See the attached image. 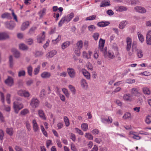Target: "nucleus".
Instances as JSON below:
<instances>
[{
    "instance_id": "nucleus-47",
    "label": "nucleus",
    "mask_w": 151,
    "mask_h": 151,
    "mask_svg": "<svg viewBox=\"0 0 151 151\" xmlns=\"http://www.w3.org/2000/svg\"><path fill=\"white\" fill-rule=\"evenodd\" d=\"M96 17V15H94L90 16L89 17H86V21H88L92 20H94L95 19Z\"/></svg>"
},
{
    "instance_id": "nucleus-3",
    "label": "nucleus",
    "mask_w": 151,
    "mask_h": 151,
    "mask_svg": "<svg viewBox=\"0 0 151 151\" xmlns=\"http://www.w3.org/2000/svg\"><path fill=\"white\" fill-rule=\"evenodd\" d=\"M40 101L36 98L33 97L30 102V105L33 109H35L38 107Z\"/></svg>"
},
{
    "instance_id": "nucleus-51",
    "label": "nucleus",
    "mask_w": 151,
    "mask_h": 151,
    "mask_svg": "<svg viewBox=\"0 0 151 151\" xmlns=\"http://www.w3.org/2000/svg\"><path fill=\"white\" fill-rule=\"evenodd\" d=\"M146 122L149 124L151 122V116L150 115L147 116L146 119Z\"/></svg>"
},
{
    "instance_id": "nucleus-54",
    "label": "nucleus",
    "mask_w": 151,
    "mask_h": 151,
    "mask_svg": "<svg viewBox=\"0 0 151 151\" xmlns=\"http://www.w3.org/2000/svg\"><path fill=\"white\" fill-rule=\"evenodd\" d=\"M0 96L1 102L4 103V94L1 92L0 91Z\"/></svg>"
},
{
    "instance_id": "nucleus-12",
    "label": "nucleus",
    "mask_w": 151,
    "mask_h": 151,
    "mask_svg": "<svg viewBox=\"0 0 151 151\" xmlns=\"http://www.w3.org/2000/svg\"><path fill=\"white\" fill-rule=\"evenodd\" d=\"M41 77L42 78L47 79L50 78L51 76V73L49 72L44 71L41 74Z\"/></svg>"
},
{
    "instance_id": "nucleus-2",
    "label": "nucleus",
    "mask_w": 151,
    "mask_h": 151,
    "mask_svg": "<svg viewBox=\"0 0 151 151\" xmlns=\"http://www.w3.org/2000/svg\"><path fill=\"white\" fill-rule=\"evenodd\" d=\"M13 107L15 112L17 113L23 108L24 106L22 103L18 101H15L13 103Z\"/></svg>"
},
{
    "instance_id": "nucleus-4",
    "label": "nucleus",
    "mask_w": 151,
    "mask_h": 151,
    "mask_svg": "<svg viewBox=\"0 0 151 151\" xmlns=\"http://www.w3.org/2000/svg\"><path fill=\"white\" fill-rule=\"evenodd\" d=\"M17 94L19 96L25 98L29 97L30 96L29 93L24 90H21L17 92Z\"/></svg>"
},
{
    "instance_id": "nucleus-61",
    "label": "nucleus",
    "mask_w": 151,
    "mask_h": 151,
    "mask_svg": "<svg viewBox=\"0 0 151 151\" xmlns=\"http://www.w3.org/2000/svg\"><path fill=\"white\" fill-rule=\"evenodd\" d=\"M10 96H11V95L9 93L7 94L6 95V100L7 103L8 104H9L10 103Z\"/></svg>"
},
{
    "instance_id": "nucleus-8",
    "label": "nucleus",
    "mask_w": 151,
    "mask_h": 151,
    "mask_svg": "<svg viewBox=\"0 0 151 151\" xmlns=\"http://www.w3.org/2000/svg\"><path fill=\"white\" fill-rule=\"evenodd\" d=\"M126 42L127 43L126 49L128 51L130 50L132 45V40L128 37L126 39Z\"/></svg>"
},
{
    "instance_id": "nucleus-22",
    "label": "nucleus",
    "mask_w": 151,
    "mask_h": 151,
    "mask_svg": "<svg viewBox=\"0 0 151 151\" xmlns=\"http://www.w3.org/2000/svg\"><path fill=\"white\" fill-rule=\"evenodd\" d=\"M32 124H33V130L35 132L39 131V127L35 120H33L32 121Z\"/></svg>"
},
{
    "instance_id": "nucleus-48",
    "label": "nucleus",
    "mask_w": 151,
    "mask_h": 151,
    "mask_svg": "<svg viewBox=\"0 0 151 151\" xmlns=\"http://www.w3.org/2000/svg\"><path fill=\"white\" fill-rule=\"evenodd\" d=\"M95 27L93 25H90L88 27V30L90 31L93 32L96 29Z\"/></svg>"
},
{
    "instance_id": "nucleus-37",
    "label": "nucleus",
    "mask_w": 151,
    "mask_h": 151,
    "mask_svg": "<svg viewBox=\"0 0 151 151\" xmlns=\"http://www.w3.org/2000/svg\"><path fill=\"white\" fill-rule=\"evenodd\" d=\"M45 96V92L44 89L42 90L40 92V97L41 99H44Z\"/></svg>"
},
{
    "instance_id": "nucleus-17",
    "label": "nucleus",
    "mask_w": 151,
    "mask_h": 151,
    "mask_svg": "<svg viewBox=\"0 0 151 151\" xmlns=\"http://www.w3.org/2000/svg\"><path fill=\"white\" fill-rule=\"evenodd\" d=\"M146 42L148 45H151V30H149L146 35Z\"/></svg>"
},
{
    "instance_id": "nucleus-55",
    "label": "nucleus",
    "mask_w": 151,
    "mask_h": 151,
    "mask_svg": "<svg viewBox=\"0 0 151 151\" xmlns=\"http://www.w3.org/2000/svg\"><path fill=\"white\" fill-rule=\"evenodd\" d=\"M43 53L41 51H36L35 53V56L37 57H39L42 55Z\"/></svg>"
},
{
    "instance_id": "nucleus-16",
    "label": "nucleus",
    "mask_w": 151,
    "mask_h": 151,
    "mask_svg": "<svg viewBox=\"0 0 151 151\" xmlns=\"http://www.w3.org/2000/svg\"><path fill=\"white\" fill-rule=\"evenodd\" d=\"M81 71L83 76L87 79H90V75L89 73L85 69L83 68L81 70Z\"/></svg>"
},
{
    "instance_id": "nucleus-33",
    "label": "nucleus",
    "mask_w": 151,
    "mask_h": 151,
    "mask_svg": "<svg viewBox=\"0 0 151 151\" xmlns=\"http://www.w3.org/2000/svg\"><path fill=\"white\" fill-rule=\"evenodd\" d=\"M27 73L28 75L30 76L32 75V68L31 65L29 66L27 68Z\"/></svg>"
},
{
    "instance_id": "nucleus-36",
    "label": "nucleus",
    "mask_w": 151,
    "mask_h": 151,
    "mask_svg": "<svg viewBox=\"0 0 151 151\" xmlns=\"http://www.w3.org/2000/svg\"><path fill=\"white\" fill-rule=\"evenodd\" d=\"M142 90L144 93L145 94L149 95L150 93V91L147 88H143Z\"/></svg>"
},
{
    "instance_id": "nucleus-39",
    "label": "nucleus",
    "mask_w": 151,
    "mask_h": 151,
    "mask_svg": "<svg viewBox=\"0 0 151 151\" xmlns=\"http://www.w3.org/2000/svg\"><path fill=\"white\" fill-rule=\"evenodd\" d=\"M99 56V50H96L94 52V58L97 59L98 58Z\"/></svg>"
},
{
    "instance_id": "nucleus-42",
    "label": "nucleus",
    "mask_w": 151,
    "mask_h": 151,
    "mask_svg": "<svg viewBox=\"0 0 151 151\" xmlns=\"http://www.w3.org/2000/svg\"><path fill=\"white\" fill-rule=\"evenodd\" d=\"M61 39V36L59 35L56 39L53 40L52 41V42L53 44H56V43L58 42Z\"/></svg>"
},
{
    "instance_id": "nucleus-26",
    "label": "nucleus",
    "mask_w": 151,
    "mask_h": 151,
    "mask_svg": "<svg viewBox=\"0 0 151 151\" xmlns=\"http://www.w3.org/2000/svg\"><path fill=\"white\" fill-rule=\"evenodd\" d=\"M83 46V42L82 40L78 41L76 44V46L75 47L78 49H81Z\"/></svg>"
},
{
    "instance_id": "nucleus-32",
    "label": "nucleus",
    "mask_w": 151,
    "mask_h": 151,
    "mask_svg": "<svg viewBox=\"0 0 151 151\" xmlns=\"http://www.w3.org/2000/svg\"><path fill=\"white\" fill-rule=\"evenodd\" d=\"M137 35L139 40L141 42H143L144 40L143 35L140 32L137 33Z\"/></svg>"
},
{
    "instance_id": "nucleus-45",
    "label": "nucleus",
    "mask_w": 151,
    "mask_h": 151,
    "mask_svg": "<svg viewBox=\"0 0 151 151\" xmlns=\"http://www.w3.org/2000/svg\"><path fill=\"white\" fill-rule=\"evenodd\" d=\"M65 22H66V20L65 19V17H63L62 18V19H61V20L58 23L59 26L60 27Z\"/></svg>"
},
{
    "instance_id": "nucleus-53",
    "label": "nucleus",
    "mask_w": 151,
    "mask_h": 151,
    "mask_svg": "<svg viewBox=\"0 0 151 151\" xmlns=\"http://www.w3.org/2000/svg\"><path fill=\"white\" fill-rule=\"evenodd\" d=\"M14 55L15 57L16 58H18L20 56L19 52L15 49L14 50Z\"/></svg>"
},
{
    "instance_id": "nucleus-6",
    "label": "nucleus",
    "mask_w": 151,
    "mask_h": 151,
    "mask_svg": "<svg viewBox=\"0 0 151 151\" xmlns=\"http://www.w3.org/2000/svg\"><path fill=\"white\" fill-rule=\"evenodd\" d=\"M131 95L132 96H139L140 93L139 91L138 88L134 87L130 90Z\"/></svg>"
},
{
    "instance_id": "nucleus-9",
    "label": "nucleus",
    "mask_w": 151,
    "mask_h": 151,
    "mask_svg": "<svg viewBox=\"0 0 151 151\" xmlns=\"http://www.w3.org/2000/svg\"><path fill=\"white\" fill-rule=\"evenodd\" d=\"M67 71L70 77L72 78H74L76 76V72L75 70L73 68H69Z\"/></svg>"
},
{
    "instance_id": "nucleus-38",
    "label": "nucleus",
    "mask_w": 151,
    "mask_h": 151,
    "mask_svg": "<svg viewBox=\"0 0 151 151\" xmlns=\"http://www.w3.org/2000/svg\"><path fill=\"white\" fill-rule=\"evenodd\" d=\"M40 68V65H38L37 67L35 68L34 70V74L35 75H37L39 73Z\"/></svg>"
},
{
    "instance_id": "nucleus-31",
    "label": "nucleus",
    "mask_w": 151,
    "mask_h": 151,
    "mask_svg": "<svg viewBox=\"0 0 151 151\" xmlns=\"http://www.w3.org/2000/svg\"><path fill=\"white\" fill-rule=\"evenodd\" d=\"M19 48L23 50H27L28 49L27 46L24 44H21L19 45Z\"/></svg>"
},
{
    "instance_id": "nucleus-56",
    "label": "nucleus",
    "mask_w": 151,
    "mask_h": 151,
    "mask_svg": "<svg viewBox=\"0 0 151 151\" xmlns=\"http://www.w3.org/2000/svg\"><path fill=\"white\" fill-rule=\"evenodd\" d=\"M99 34L98 33H95L93 34V37L95 40H98L99 37Z\"/></svg>"
},
{
    "instance_id": "nucleus-50",
    "label": "nucleus",
    "mask_w": 151,
    "mask_h": 151,
    "mask_svg": "<svg viewBox=\"0 0 151 151\" xmlns=\"http://www.w3.org/2000/svg\"><path fill=\"white\" fill-rule=\"evenodd\" d=\"M64 119L66 126L67 127L70 124L68 119L67 117L64 116Z\"/></svg>"
},
{
    "instance_id": "nucleus-35",
    "label": "nucleus",
    "mask_w": 151,
    "mask_h": 151,
    "mask_svg": "<svg viewBox=\"0 0 151 151\" xmlns=\"http://www.w3.org/2000/svg\"><path fill=\"white\" fill-rule=\"evenodd\" d=\"M68 88L73 94H76V90L74 87L72 85H69Z\"/></svg>"
},
{
    "instance_id": "nucleus-10",
    "label": "nucleus",
    "mask_w": 151,
    "mask_h": 151,
    "mask_svg": "<svg viewBox=\"0 0 151 151\" xmlns=\"http://www.w3.org/2000/svg\"><path fill=\"white\" fill-rule=\"evenodd\" d=\"M5 25L6 28L10 29H13L15 26V23L12 21L5 22Z\"/></svg>"
},
{
    "instance_id": "nucleus-46",
    "label": "nucleus",
    "mask_w": 151,
    "mask_h": 151,
    "mask_svg": "<svg viewBox=\"0 0 151 151\" xmlns=\"http://www.w3.org/2000/svg\"><path fill=\"white\" fill-rule=\"evenodd\" d=\"M81 49L75 47L74 52L76 55L78 56H80L81 54L80 50Z\"/></svg>"
},
{
    "instance_id": "nucleus-27",
    "label": "nucleus",
    "mask_w": 151,
    "mask_h": 151,
    "mask_svg": "<svg viewBox=\"0 0 151 151\" xmlns=\"http://www.w3.org/2000/svg\"><path fill=\"white\" fill-rule=\"evenodd\" d=\"M110 5L109 1H102L100 5V7H103L104 6H107Z\"/></svg>"
},
{
    "instance_id": "nucleus-18",
    "label": "nucleus",
    "mask_w": 151,
    "mask_h": 151,
    "mask_svg": "<svg viewBox=\"0 0 151 151\" xmlns=\"http://www.w3.org/2000/svg\"><path fill=\"white\" fill-rule=\"evenodd\" d=\"M57 53V51L55 50H53L46 55V56L47 58H51L53 57Z\"/></svg>"
},
{
    "instance_id": "nucleus-40",
    "label": "nucleus",
    "mask_w": 151,
    "mask_h": 151,
    "mask_svg": "<svg viewBox=\"0 0 151 151\" xmlns=\"http://www.w3.org/2000/svg\"><path fill=\"white\" fill-rule=\"evenodd\" d=\"M46 9L45 8L43 9L40 11L39 13V16L40 17H42L45 14Z\"/></svg>"
},
{
    "instance_id": "nucleus-20",
    "label": "nucleus",
    "mask_w": 151,
    "mask_h": 151,
    "mask_svg": "<svg viewBox=\"0 0 151 151\" xmlns=\"http://www.w3.org/2000/svg\"><path fill=\"white\" fill-rule=\"evenodd\" d=\"M29 24L28 21H26L23 22L21 27V29L22 31H24L27 29L29 26Z\"/></svg>"
},
{
    "instance_id": "nucleus-7",
    "label": "nucleus",
    "mask_w": 151,
    "mask_h": 151,
    "mask_svg": "<svg viewBox=\"0 0 151 151\" xmlns=\"http://www.w3.org/2000/svg\"><path fill=\"white\" fill-rule=\"evenodd\" d=\"M5 84L11 87L14 84V80L11 77L8 76L7 78L5 80Z\"/></svg>"
},
{
    "instance_id": "nucleus-11",
    "label": "nucleus",
    "mask_w": 151,
    "mask_h": 151,
    "mask_svg": "<svg viewBox=\"0 0 151 151\" xmlns=\"http://www.w3.org/2000/svg\"><path fill=\"white\" fill-rule=\"evenodd\" d=\"M134 9L136 12L141 13H145L146 12L145 9L141 6H136L134 8Z\"/></svg>"
},
{
    "instance_id": "nucleus-28",
    "label": "nucleus",
    "mask_w": 151,
    "mask_h": 151,
    "mask_svg": "<svg viewBox=\"0 0 151 151\" xmlns=\"http://www.w3.org/2000/svg\"><path fill=\"white\" fill-rule=\"evenodd\" d=\"M70 44V41H66L63 43L61 45V48L63 50H64L69 46Z\"/></svg>"
},
{
    "instance_id": "nucleus-34",
    "label": "nucleus",
    "mask_w": 151,
    "mask_h": 151,
    "mask_svg": "<svg viewBox=\"0 0 151 151\" xmlns=\"http://www.w3.org/2000/svg\"><path fill=\"white\" fill-rule=\"evenodd\" d=\"M9 62L10 67L12 68L14 65V63L13 61V57L12 55H10L9 57Z\"/></svg>"
},
{
    "instance_id": "nucleus-1",
    "label": "nucleus",
    "mask_w": 151,
    "mask_h": 151,
    "mask_svg": "<svg viewBox=\"0 0 151 151\" xmlns=\"http://www.w3.org/2000/svg\"><path fill=\"white\" fill-rule=\"evenodd\" d=\"M105 43V40H103L101 38L100 39L99 44V50H100L101 52H102L106 57V56L107 48L106 47H105L104 49Z\"/></svg>"
},
{
    "instance_id": "nucleus-49",
    "label": "nucleus",
    "mask_w": 151,
    "mask_h": 151,
    "mask_svg": "<svg viewBox=\"0 0 151 151\" xmlns=\"http://www.w3.org/2000/svg\"><path fill=\"white\" fill-rule=\"evenodd\" d=\"M85 136L89 140H92L93 139V136L91 134L88 133H86Z\"/></svg>"
},
{
    "instance_id": "nucleus-14",
    "label": "nucleus",
    "mask_w": 151,
    "mask_h": 151,
    "mask_svg": "<svg viewBox=\"0 0 151 151\" xmlns=\"http://www.w3.org/2000/svg\"><path fill=\"white\" fill-rule=\"evenodd\" d=\"M110 24L108 21H102L97 23V25L100 27H104L108 26Z\"/></svg>"
},
{
    "instance_id": "nucleus-23",
    "label": "nucleus",
    "mask_w": 151,
    "mask_h": 151,
    "mask_svg": "<svg viewBox=\"0 0 151 151\" xmlns=\"http://www.w3.org/2000/svg\"><path fill=\"white\" fill-rule=\"evenodd\" d=\"M137 132L134 131H130L129 132V134L133 135L132 138L138 140L141 139V137L138 135L136 134Z\"/></svg>"
},
{
    "instance_id": "nucleus-58",
    "label": "nucleus",
    "mask_w": 151,
    "mask_h": 151,
    "mask_svg": "<svg viewBox=\"0 0 151 151\" xmlns=\"http://www.w3.org/2000/svg\"><path fill=\"white\" fill-rule=\"evenodd\" d=\"M71 150L73 151H77V150L76 147L75 145L73 143L71 144Z\"/></svg>"
},
{
    "instance_id": "nucleus-41",
    "label": "nucleus",
    "mask_w": 151,
    "mask_h": 151,
    "mask_svg": "<svg viewBox=\"0 0 151 151\" xmlns=\"http://www.w3.org/2000/svg\"><path fill=\"white\" fill-rule=\"evenodd\" d=\"M37 28L35 27H32L29 29L28 33L31 35L35 32V31L37 29Z\"/></svg>"
},
{
    "instance_id": "nucleus-57",
    "label": "nucleus",
    "mask_w": 151,
    "mask_h": 151,
    "mask_svg": "<svg viewBox=\"0 0 151 151\" xmlns=\"http://www.w3.org/2000/svg\"><path fill=\"white\" fill-rule=\"evenodd\" d=\"M123 118L124 119H129L131 118V114H124L123 116Z\"/></svg>"
},
{
    "instance_id": "nucleus-52",
    "label": "nucleus",
    "mask_w": 151,
    "mask_h": 151,
    "mask_svg": "<svg viewBox=\"0 0 151 151\" xmlns=\"http://www.w3.org/2000/svg\"><path fill=\"white\" fill-rule=\"evenodd\" d=\"M6 131V133L10 135H12L13 134V129L12 128H7Z\"/></svg>"
},
{
    "instance_id": "nucleus-21",
    "label": "nucleus",
    "mask_w": 151,
    "mask_h": 151,
    "mask_svg": "<svg viewBox=\"0 0 151 151\" xmlns=\"http://www.w3.org/2000/svg\"><path fill=\"white\" fill-rule=\"evenodd\" d=\"M128 24V22L126 20L122 21L119 24V27L121 29H124L126 25Z\"/></svg>"
},
{
    "instance_id": "nucleus-62",
    "label": "nucleus",
    "mask_w": 151,
    "mask_h": 151,
    "mask_svg": "<svg viewBox=\"0 0 151 151\" xmlns=\"http://www.w3.org/2000/svg\"><path fill=\"white\" fill-rule=\"evenodd\" d=\"M70 138L73 141H75L76 136L74 134L72 133H70Z\"/></svg>"
},
{
    "instance_id": "nucleus-59",
    "label": "nucleus",
    "mask_w": 151,
    "mask_h": 151,
    "mask_svg": "<svg viewBox=\"0 0 151 151\" xmlns=\"http://www.w3.org/2000/svg\"><path fill=\"white\" fill-rule=\"evenodd\" d=\"M62 91L66 96L68 97L69 96V94L67 89L65 88H63L62 89Z\"/></svg>"
},
{
    "instance_id": "nucleus-25",
    "label": "nucleus",
    "mask_w": 151,
    "mask_h": 151,
    "mask_svg": "<svg viewBox=\"0 0 151 151\" xmlns=\"http://www.w3.org/2000/svg\"><path fill=\"white\" fill-rule=\"evenodd\" d=\"M9 37V35L6 33H0V40L6 39L8 38Z\"/></svg>"
},
{
    "instance_id": "nucleus-30",
    "label": "nucleus",
    "mask_w": 151,
    "mask_h": 151,
    "mask_svg": "<svg viewBox=\"0 0 151 151\" xmlns=\"http://www.w3.org/2000/svg\"><path fill=\"white\" fill-rule=\"evenodd\" d=\"M137 54L139 58H141L142 57L143 53L141 50L137 49Z\"/></svg>"
},
{
    "instance_id": "nucleus-60",
    "label": "nucleus",
    "mask_w": 151,
    "mask_h": 151,
    "mask_svg": "<svg viewBox=\"0 0 151 151\" xmlns=\"http://www.w3.org/2000/svg\"><path fill=\"white\" fill-rule=\"evenodd\" d=\"M26 42L29 45H31L33 42V40L31 38L27 39L26 40Z\"/></svg>"
},
{
    "instance_id": "nucleus-13",
    "label": "nucleus",
    "mask_w": 151,
    "mask_h": 151,
    "mask_svg": "<svg viewBox=\"0 0 151 151\" xmlns=\"http://www.w3.org/2000/svg\"><path fill=\"white\" fill-rule=\"evenodd\" d=\"M115 9L116 11L122 12L126 11L127 10L128 8L124 6H118L115 7Z\"/></svg>"
},
{
    "instance_id": "nucleus-29",
    "label": "nucleus",
    "mask_w": 151,
    "mask_h": 151,
    "mask_svg": "<svg viewBox=\"0 0 151 151\" xmlns=\"http://www.w3.org/2000/svg\"><path fill=\"white\" fill-rule=\"evenodd\" d=\"M1 17L2 18H7L8 19H12L11 14L8 13H5L1 15Z\"/></svg>"
},
{
    "instance_id": "nucleus-63",
    "label": "nucleus",
    "mask_w": 151,
    "mask_h": 151,
    "mask_svg": "<svg viewBox=\"0 0 151 151\" xmlns=\"http://www.w3.org/2000/svg\"><path fill=\"white\" fill-rule=\"evenodd\" d=\"M108 55L109 58L110 59L113 58L114 57V53H111L109 51L108 52Z\"/></svg>"
},
{
    "instance_id": "nucleus-24",
    "label": "nucleus",
    "mask_w": 151,
    "mask_h": 151,
    "mask_svg": "<svg viewBox=\"0 0 151 151\" xmlns=\"http://www.w3.org/2000/svg\"><path fill=\"white\" fill-rule=\"evenodd\" d=\"M74 14L71 12L68 14L67 16L65 17L66 20V22H70L74 17Z\"/></svg>"
},
{
    "instance_id": "nucleus-15",
    "label": "nucleus",
    "mask_w": 151,
    "mask_h": 151,
    "mask_svg": "<svg viewBox=\"0 0 151 151\" xmlns=\"http://www.w3.org/2000/svg\"><path fill=\"white\" fill-rule=\"evenodd\" d=\"M81 85L82 88L84 89H86L88 86L86 80L83 78L82 79L81 81Z\"/></svg>"
},
{
    "instance_id": "nucleus-64",
    "label": "nucleus",
    "mask_w": 151,
    "mask_h": 151,
    "mask_svg": "<svg viewBox=\"0 0 151 151\" xmlns=\"http://www.w3.org/2000/svg\"><path fill=\"white\" fill-rule=\"evenodd\" d=\"M94 141L96 143L100 144L102 142V140L101 138H96L95 139Z\"/></svg>"
},
{
    "instance_id": "nucleus-19",
    "label": "nucleus",
    "mask_w": 151,
    "mask_h": 151,
    "mask_svg": "<svg viewBox=\"0 0 151 151\" xmlns=\"http://www.w3.org/2000/svg\"><path fill=\"white\" fill-rule=\"evenodd\" d=\"M132 95L130 93H126L123 96V99L125 101H132Z\"/></svg>"
},
{
    "instance_id": "nucleus-43",
    "label": "nucleus",
    "mask_w": 151,
    "mask_h": 151,
    "mask_svg": "<svg viewBox=\"0 0 151 151\" xmlns=\"http://www.w3.org/2000/svg\"><path fill=\"white\" fill-rule=\"evenodd\" d=\"M25 70H20L18 72V76L19 77L24 76L25 75Z\"/></svg>"
},
{
    "instance_id": "nucleus-44",
    "label": "nucleus",
    "mask_w": 151,
    "mask_h": 151,
    "mask_svg": "<svg viewBox=\"0 0 151 151\" xmlns=\"http://www.w3.org/2000/svg\"><path fill=\"white\" fill-rule=\"evenodd\" d=\"M81 127L84 131H86L88 129V125L87 124L83 123L81 124Z\"/></svg>"
},
{
    "instance_id": "nucleus-5",
    "label": "nucleus",
    "mask_w": 151,
    "mask_h": 151,
    "mask_svg": "<svg viewBox=\"0 0 151 151\" xmlns=\"http://www.w3.org/2000/svg\"><path fill=\"white\" fill-rule=\"evenodd\" d=\"M45 32H43L42 33L38 35L37 37V42L38 43H41L45 40Z\"/></svg>"
}]
</instances>
